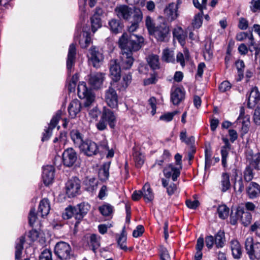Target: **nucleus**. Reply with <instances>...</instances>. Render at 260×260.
Here are the masks:
<instances>
[{
	"label": "nucleus",
	"mask_w": 260,
	"mask_h": 260,
	"mask_svg": "<svg viewBox=\"0 0 260 260\" xmlns=\"http://www.w3.org/2000/svg\"><path fill=\"white\" fill-rule=\"evenodd\" d=\"M259 101L255 99L253 96H251L248 94L247 98V106L249 108H253L256 104H257Z\"/></svg>",
	"instance_id": "nucleus-62"
},
{
	"label": "nucleus",
	"mask_w": 260,
	"mask_h": 260,
	"mask_svg": "<svg viewBox=\"0 0 260 260\" xmlns=\"http://www.w3.org/2000/svg\"><path fill=\"white\" fill-rule=\"evenodd\" d=\"M215 244L217 248H222L224 246L225 242L224 232L219 231L215 235Z\"/></svg>",
	"instance_id": "nucleus-37"
},
{
	"label": "nucleus",
	"mask_w": 260,
	"mask_h": 260,
	"mask_svg": "<svg viewBox=\"0 0 260 260\" xmlns=\"http://www.w3.org/2000/svg\"><path fill=\"white\" fill-rule=\"evenodd\" d=\"M231 186L229 174L226 173H223L220 178L219 188L221 191L225 192L230 188Z\"/></svg>",
	"instance_id": "nucleus-31"
},
{
	"label": "nucleus",
	"mask_w": 260,
	"mask_h": 260,
	"mask_svg": "<svg viewBox=\"0 0 260 260\" xmlns=\"http://www.w3.org/2000/svg\"><path fill=\"white\" fill-rule=\"evenodd\" d=\"M134 159L138 167H140L144 163V156L139 152H135L134 154Z\"/></svg>",
	"instance_id": "nucleus-53"
},
{
	"label": "nucleus",
	"mask_w": 260,
	"mask_h": 260,
	"mask_svg": "<svg viewBox=\"0 0 260 260\" xmlns=\"http://www.w3.org/2000/svg\"><path fill=\"white\" fill-rule=\"evenodd\" d=\"M234 188L239 193H241L244 190V184L242 178L236 180L234 184Z\"/></svg>",
	"instance_id": "nucleus-54"
},
{
	"label": "nucleus",
	"mask_w": 260,
	"mask_h": 260,
	"mask_svg": "<svg viewBox=\"0 0 260 260\" xmlns=\"http://www.w3.org/2000/svg\"><path fill=\"white\" fill-rule=\"evenodd\" d=\"M39 260H52L51 252L48 249L44 250L41 253L39 257Z\"/></svg>",
	"instance_id": "nucleus-59"
},
{
	"label": "nucleus",
	"mask_w": 260,
	"mask_h": 260,
	"mask_svg": "<svg viewBox=\"0 0 260 260\" xmlns=\"http://www.w3.org/2000/svg\"><path fill=\"white\" fill-rule=\"evenodd\" d=\"M66 193L69 198H72L78 194L80 189V181L77 177L69 179L66 185Z\"/></svg>",
	"instance_id": "nucleus-10"
},
{
	"label": "nucleus",
	"mask_w": 260,
	"mask_h": 260,
	"mask_svg": "<svg viewBox=\"0 0 260 260\" xmlns=\"http://www.w3.org/2000/svg\"><path fill=\"white\" fill-rule=\"evenodd\" d=\"M81 109V104L78 99L72 100L68 106V112L69 116L72 118H74L80 112Z\"/></svg>",
	"instance_id": "nucleus-26"
},
{
	"label": "nucleus",
	"mask_w": 260,
	"mask_h": 260,
	"mask_svg": "<svg viewBox=\"0 0 260 260\" xmlns=\"http://www.w3.org/2000/svg\"><path fill=\"white\" fill-rule=\"evenodd\" d=\"M177 111H174L173 112L166 113L162 115L160 117L159 119L166 122H169L172 120L173 117L177 114Z\"/></svg>",
	"instance_id": "nucleus-55"
},
{
	"label": "nucleus",
	"mask_w": 260,
	"mask_h": 260,
	"mask_svg": "<svg viewBox=\"0 0 260 260\" xmlns=\"http://www.w3.org/2000/svg\"><path fill=\"white\" fill-rule=\"evenodd\" d=\"M231 88V83L228 81H223L219 86V89L221 92H224L229 90Z\"/></svg>",
	"instance_id": "nucleus-60"
},
{
	"label": "nucleus",
	"mask_w": 260,
	"mask_h": 260,
	"mask_svg": "<svg viewBox=\"0 0 260 260\" xmlns=\"http://www.w3.org/2000/svg\"><path fill=\"white\" fill-rule=\"evenodd\" d=\"M232 255L235 259L241 258L242 254L241 246L239 242L236 239H233L230 242Z\"/></svg>",
	"instance_id": "nucleus-28"
},
{
	"label": "nucleus",
	"mask_w": 260,
	"mask_h": 260,
	"mask_svg": "<svg viewBox=\"0 0 260 260\" xmlns=\"http://www.w3.org/2000/svg\"><path fill=\"white\" fill-rule=\"evenodd\" d=\"M212 154L208 150H205V169L209 168L212 165Z\"/></svg>",
	"instance_id": "nucleus-57"
},
{
	"label": "nucleus",
	"mask_w": 260,
	"mask_h": 260,
	"mask_svg": "<svg viewBox=\"0 0 260 260\" xmlns=\"http://www.w3.org/2000/svg\"><path fill=\"white\" fill-rule=\"evenodd\" d=\"M144 38L138 35L123 33L120 37L118 44L121 50V55L118 63L122 70H129L133 64L134 59L133 53L139 50L142 47Z\"/></svg>",
	"instance_id": "nucleus-1"
},
{
	"label": "nucleus",
	"mask_w": 260,
	"mask_h": 260,
	"mask_svg": "<svg viewBox=\"0 0 260 260\" xmlns=\"http://www.w3.org/2000/svg\"><path fill=\"white\" fill-rule=\"evenodd\" d=\"M247 159L249 161V166H247L244 172V180L246 182L250 181L253 178V174L251 167L256 170H260V153H257L254 155L247 154Z\"/></svg>",
	"instance_id": "nucleus-4"
},
{
	"label": "nucleus",
	"mask_w": 260,
	"mask_h": 260,
	"mask_svg": "<svg viewBox=\"0 0 260 260\" xmlns=\"http://www.w3.org/2000/svg\"><path fill=\"white\" fill-rule=\"evenodd\" d=\"M203 11H201L195 15L192 22V25L194 28H199L203 23Z\"/></svg>",
	"instance_id": "nucleus-42"
},
{
	"label": "nucleus",
	"mask_w": 260,
	"mask_h": 260,
	"mask_svg": "<svg viewBox=\"0 0 260 260\" xmlns=\"http://www.w3.org/2000/svg\"><path fill=\"white\" fill-rule=\"evenodd\" d=\"M90 243L92 246V250L95 252V250L100 246V239L97 235L92 234L90 237Z\"/></svg>",
	"instance_id": "nucleus-45"
},
{
	"label": "nucleus",
	"mask_w": 260,
	"mask_h": 260,
	"mask_svg": "<svg viewBox=\"0 0 260 260\" xmlns=\"http://www.w3.org/2000/svg\"><path fill=\"white\" fill-rule=\"evenodd\" d=\"M75 207H69L66 208L65 212L63 213L64 219H69L74 216L76 219V212L75 211Z\"/></svg>",
	"instance_id": "nucleus-49"
},
{
	"label": "nucleus",
	"mask_w": 260,
	"mask_h": 260,
	"mask_svg": "<svg viewBox=\"0 0 260 260\" xmlns=\"http://www.w3.org/2000/svg\"><path fill=\"white\" fill-rule=\"evenodd\" d=\"M235 214L244 226H246L251 222L252 215L251 213L248 211H245L243 208L238 207Z\"/></svg>",
	"instance_id": "nucleus-17"
},
{
	"label": "nucleus",
	"mask_w": 260,
	"mask_h": 260,
	"mask_svg": "<svg viewBox=\"0 0 260 260\" xmlns=\"http://www.w3.org/2000/svg\"><path fill=\"white\" fill-rule=\"evenodd\" d=\"M70 135L75 145L80 148L84 142L81 134L77 130L73 129L70 133Z\"/></svg>",
	"instance_id": "nucleus-35"
},
{
	"label": "nucleus",
	"mask_w": 260,
	"mask_h": 260,
	"mask_svg": "<svg viewBox=\"0 0 260 260\" xmlns=\"http://www.w3.org/2000/svg\"><path fill=\"white\" fill-rule=\"evenodd\" d=\"M173 35L180 43L184 42L186 35L181 27L178 26L175 28L173 31Z\"/></svg>",
	"instance_id": "nucleus-39"
},
{
	"label": "nucleus",
	"mask_w": 260,
	"mask_h": 260,
	"mask_svg": "<svg viewBox=\"0 0 260 260\" xmlns=\"http://www.w3.org/2000/svg\"><path fill=\"white\" fill-rule=\"evenodd\" d=\"M159 255L160 260H171L170 255L167 249L164 246L160 247Z\"/></svg>",
	"instance_id": "nucleus-48"
},
{
	"label": "nucleus",
	"mask_w": 260,
	"mask_h": 260,
	"mask_svg": "<svg viewBox=\"0 0 260 260\" xmlns=\"http://www.w3.org/2000/svg\"><path fill=\"white\" fill-rule=\"evenodd\" d=\"M110 164V162L104 163L99 170V177L102 181H106L109 178Z\"/></svg>",
	"instance_id": "nucleus-32"
},
{
	"label": "nucleus",
	"mask_w": 260,
	"mask_h": 260,
	"mask_svg": "<svg viewBox=\"0 0 260 260\" xmlns=\"http://www.w3.org/2000/svg\"><path fill=\"white\" fill-rule=\"evenodd\" d=\"M117 121L115 113L110 109L104 107L102 112L101 117L99 121L96 124V127L99 131L106 129L107 124L111 128H114Z\"/></svg>",
	"instance_id": "nucleus-2"
},
{
	"label": "nucleus",
	"mask_w": 260,
	"mask_h": 260,
	"mask_svg": "<svg viewBox=\"0 0 260 260\" xmlns=\"http://www.w3.org/2000/svg\"><path fill=\"white\" fill-rule=\"evenodd\" d=\"M217 213L219 218L225 219L229 216V208L225 205H220L217 208Z\"/></svg>",
	"instance_id": "nucleus-44"
},
{
	"label": "nucleus",
	"mask_w": 260,
	"mask_h": 260,
	"mask_svg": "<svg viewBox=\"0 0 260 260\" xmlns=\"http://www.w3.org/2000/svg\"><path fill=\"white\" fill-rule=\"evenodd\" d=\"M162 60L167 62H173L175 60L174 52L167 48L163 50L162 55Z\"/></svg>",
	"instance_id": "nucleus-41"
},
{
	"label": "nucleus",
	"mask_w": 260,
	"mask_h": 260,
	"mask_svg": "<svg viewBox=\"0 0 260 260\" xmlns=\"http://www.w3.org/2000/svg\"><path fill=\"white\" fill-rule=\"evenodd\" d=\"M142 191L143 192L142 196L146 202H149L153 199V193L149 184L146 183L144 185Z\"/></svg>",
	"instance_id": "nucleus-36"
},
{
	"label": "nucleus",
	"mask_w": 260,
	"mask_h": 260,
	"mask_svg": "<svg viewBox=\"0 0 260 260\" xmlns=\"http://www.w3.org/2000/svg\"><path fill=\"white\" fill-rule=\"evenodd\" d=\"M248 26V21L244 18H240L238 24L239 28L241 30H245L247 28Z\"/></svg>",
	"instance_id": "nucleus-64"
},
{
	"label": "nucleus",
	"mask_w": 260,
	"mask_h": 260,
	"mask_svg": "<svg viewBox=\"0 0 260 260\" xmlns=\"http://www.w3.org/2000/svg\"><path fill=\"white\" fill-rule=\"evenodd\" d=\"M147 62L150 68L156 70L159 68V57L155 54H151L147 58Z\"/></svg>",
	"instance_id": "nucleus-38"
},
{
	"label": "nucleus",
	"mask_w": 260,
	"mask_h": 260,
	"mask_svg": "<svg viewBox=\"0 0 260 260\" xmlns=\"http://www.w3.org/2000/svg\"><path fill=\"white\" fill-rule=\"evenodd\" d=\"M50 210V206L49 200L47 199L44 198L40 202L37 214H40L41 217H43L48 214Z\"/></svg>",
	"instance_id": "nucleus-29"
},
{
	"label": "nucleus",
	"mask_w": 260,
	"mask_h": 260,
	"mask_svg": "<svg viewBox=\"0 0 260 260\" xmlns=\"http://www.w3.org/2000/svg\"><path fill=\"white\" fill-rule=\"evenodd\" d=\"M246 192L250 199H254L260 194V185L257 183L252 182L246 188Z\"/></svg>",
	"instance_id": "nucleus-27"
},
{
	"label": "nucleus",
	"mask_w": 260,
	"mask_h": 260,
	"mask_svg": "<svg viewBox=\"0 0 260 260\" xmlns=\"http://www.w3.org/2000/svg\"><path fill=\"white\" fill-rule=\"evenodd\" d=\"M76 54L75 45L72 43L69 48L68 58L67 60V68L69 72H71L72 67L74 66Z\"/></svg>",
	"instance_id": "nucleus-25"
},
{
	"label": "nucleus",
	"mask_w": 260,
	"mask_h": 260,
	"mask_svg": "<svg viewBox=\"0 0 260 260\" xmlns=\"http://www.w3.org/2000/svg\"><path fill=\"white\" fill-rule=\"evenodd\" d=\"M71 247L65 242H58L54 248V252L57 256L61 260H67L70 258Z\"/></svg>",
	"instance_id": "nucleus-8"
},
{
	"label": "nucleus",
	"mask_w": 260,
	"mask_h": 260,
	"mask_svg": "<svg viewBox=\"0 0 260 260\" xmlns=\"http://www.w3.org/2000/svg\"><path fill=\"white\" fill-rule=\"evenodd\" d=\"M37 218V215L35 212V209L34 208H31L28 215L29 223L31 226H33Z\"/></svg>",
	"instance_id": "nucleus-56"
},
{
	"label": "nucleus",
	"mask_w": 260,
	"mask_h": 260,
	"mask_svg": "<svg viewBox=\"0 0 260 260\" xmlns=\"http://www.w3.org/2000/svg\"><path fill=\"white\" fill-rule=\"evenodd\" d=\"M185 98V91L180 87L175 88L172 90L171 100L175 105L179 104Z\"/></svg>",
	"instance_id": "nucleus-24"
},
{
	"label": "nucleus",
	"mask_w": 260,
	"mask_h": 260,
	"mask_svg": "<svg viewBox=\"0 0 260 260\" xmlns=\"http://www.w3.org/2000/svg\"><path fill=\"white\" fill-rule=\"evenodd\" d=\"M61 111H58L56 115L52 117L48 127L45 129V133H44L42 138V141H47L50 138L52 135V131L57 124L58 120L61 117Z\"/></svg>",
	"instance_id": "nucleus-16"
},
{
	"label": "nucleus",
	"mask_w": 260,
	"mask_h": 260,
	"mask_svg": "<svg viewBox=\"0 0 260 260\" xmlns=\"http://www.w3.org/2000/svg\"><path fill=\"white\" fill-rule=\"evenodd\" d=\"M79 148L82 152L88 156L95 155L99 151L97 144L89 140L84 141Z\"/></svg>",
	"instance_id": "nucleus-13"
},
{
	"label": "nucleus",
	"mask_w": 260,
	"mask_h": 260,
	"mask_svg": "<svg viewBox=\"0 0 260 260\" xmlns=\"http://www.w3.org/2000/svg\"><path fill=\"white\" fill-rule=\"evenodd\" d=\"M206 246L209 248H212L213 244L215 243L214 237L212 236H208L205 238Z\"/></svg>",
	"instance_id": "nucleus-63"
},
{
	"label": "nucleus",
	"mask_w": 260,
	"mask_h": 260,
	"mask_svg": "<svg viewBox=\"0 0 260 260\" xmlns=\"http://www.w3.org/2000/svg\"><path fill=\"white\" fill-rule=\"evenodd\" d=\"M88 57L89 63L95 68L100 67L104 60L103 53L95 46H92L89 49Z\"/></svg>",
	"instance_id": "nucleus-9"
},
{
	"label": "nucleus",
	"mask_w": 260,
	"mask_h": 260,
	"mask_svg": "<svg viewBox=\"0 0 260 260\" xmlns=\"http://www.w3.org/2000/svg\"><path fill=\"white\" fill-rule=\"evenodd\" d=\"M231 150V147L226 148L225 147H222L221 149V162L223 166L225 167L227 163V158L229 155V152Z\"/></svg>",
	"instance_id": "nucleus-47"
},
{
	"label": "nucleus",
	"mask_w": 260,
	"mask_h": 260,
	"mask_svg": "<svg viewBox=\"0 0 260 260\" xmlns=\"http://www.w3.org/2000/svg\"><path fill=\"white\" fill-rule=\"evenodd\" d=\"M158 19L162 21H159V23L157 24L156 27L151 35L154 36L158 41H164L169 34V26L162 17L159 16Z\"/></svg>",
	"instance_id": "nucleus-7"
},
{
	"label": "nucleus",
	"mask_w": 260,
	"mask_h": 260,
	"mask_svg": "<svg viewBox=\"0 0 260 260\" xmlns=\"http://www.w3.org/2000/svg\"><path fill=\"white\" fill-rule=\"evenodd\" d=\"M25 237L21 236L16 242L15 246V259L19 260L21 258L22 251L23 249V244L25 243Z\"/></svg>",
	"instance_id": "nucleus-34"
},
{
	"label": "nucleus",
	"mask_w": 260,
	"mask_h": 260,
	"mask_svg": "<svg viewBox=\"0 0 260 260\" xmlns=\"http://www.w3.org/2000/svg\"><path fill=\"white\" fill-rule=\"evenodd\" d=\"M124 228H123L122 233L117 239V244L119 247L124 250H127L126 245V237L124 234Z\"/></svg>",
	"instance_id": "nucleus-46"
},
{
	"label": "nucleus",
	"mask_w": 260,
	"mask_h": 260,
	"mask_svg": "<svg viewBox=\"0 0 260 260\" xmlns=\"http://www.w3.org/2000/svg\"><path fill=\"white\" fill-rule=\"evenodd\" d=\"M178 7L175 3H172L169 4L164 10L165 18L170 22L175 20L178 16Z\"/></svg>",
	"instance_id": "nucleus-20"
},
{
	"label": "nucleus",
	"mask_w": 260,
	"mask_h": 260,
	"mask_svg": "<svg viewBox=\"0 0 260 260\" xmlns=\"http://www.w3.org/2000/svg\"><path fill=\"white\" fill-rule=\"evenodd\" d=\"M86 110L88 111L89 116L92 119H97L101 113V111L97 106H93L90 109L88 108Z\"/></svg>",
	"instance_id": "nucleus-51"
},
{
	"label": "nucleus",
	"mask_w": 260,
	"mask_h": 260,
	"mask_svg": "<svg viewBox=\"0 0 260 260\" xmlns=\"http://www.w3.org/2000/svg\"><path fill=\"white\" fill-rule=\"evenodd\" d=\"M105 100L107 104L111 108L118 107V95L116 90L110 87L105 91Z\"/></svg>",
	"instance_id": "nucleus-15"
},
{
	"label": "nucleus",
	"mask_w": 260,
	"mask_h": 260,
	"mask_svg": "<svg viewBox=\"0 0 260 260\" xmlns=\"http://www.w3.org/2000/svg\"><path fill=\"white\" fill-rule=\"evenodd\" d=\"M165 176L168 178L172 177V180L175 181L180 174V169L170 164L163 170Z\"/></svg>",
	"instance_id": "nucleus-23"
},
{
	"label": "nucleus",
	"mask_w": 260,
	"mask_h": 260,
	"mask_svg": "<svg viewBox=\"0 0 260 260\" xmlns=\"http://www.w3.org/2000/svg\"><path fill=\"white\" fill-rule=\"evenodd\" d=\"M112 207L110 205H104L99 207L101 213L105 216H109L112 212Z\"/></svg>",
	"instance_id": "nucleus-52"
},
{
	"label": "nucleus",
	"mask_w": 260,
	"mask_h": 260,
	"mask_svg": "<svg viewBox=\"0 0 260 260\" xmlns=\"http://www.w3.org/2000/svg\"><path fill=\"white\" fill-rule=\"evenodd\" d=\"M159 22L155 21L152 18L148 16L146 17L145 25L148 29L150 35H151L156 27L157 24H159Z\"/></svg>",
	"instance_id": "nucleus-40"
},
{
	"label": "nucleus",
	"mask_w": 260,
	"mask_h": 260,
	"mask_svg": "<svg viewBox=\"0 0 260 260\" xmlns=\"http://www.w3.org/2000/svg\"><path fill=\"white\" fill-rule=\"evenodd\" d=\"M144 232V226L142 225H139L136 229L133 231V236L137 238L141 236Z\"/></svg>",
	"instance_id": "nucleus-61"
},
{
	"label": "nucleus",
	"mask_w": 260,
	"mask_h": 260,
	"mask_svg": "<svg viewBox=\"0 0 260 260\" xmlns=\"http://www.w3.org/2000/svg\"><path fill=\"white\" fill-rule=\"evenodd\" d=\"M137 10L141 11L138 8H131L125 5H120L116 7L114 12L118 18L129 21Z\"/></svg>",
	"instance_id": "nucleus-6"
},
{
	"label": "nucleus",
	"mask_w": 260,
	"mask_h": 260,
	"mask_svg": "<svg viewBox=\"0 0 260 260\" xmlns=\"http://www.w3.org/2000/svg\"><path fill=\"white\" fill-rule=\"evenodd\" d=\"M54 168L52 166H46L43 168L42 179L46 185L51 183L54 178Z\"/></svg>",
	"instance_id": "nucleus-22"
},
{
	"label": "nucleus",
	"mask_w": 260,
	"mask_h": 260,
	"mask_svg": "<svg viewBox=\"0 0 260 260\" xmlns=\"http://www.w3.org/2000/svg\"><path fill=\"white\" fill-rule=\"evenodd\" d=\"M111 31L114 34H118L120 32L123 28V24L120 20L116 19H112L108 23Z\"/></svg>",
	"instance_id": "nucleus-33"
},
{
	"label": "nucleus",
	"mask_w": 260,
	"mask_h": 260,
	"mask_svg": "<svg viewBox=\"0 0 260 260\" xmlns=\"http://www.w3.org/2000/svg\"><path fill=\"white\" fill-rule=\"evenodd\" d=\"M87 185V190L90 191H93L97 188L98 182L94 178H91L88 180L86 183Z\"/></svg>",
	"instance_id": "nucleus-50"
},
{
	"label": "nucleus",
	"mask_w": 260,
	"mask_h": 260,
	"mask_svg": "<svg viewBox=\"0 0 260 260\" xmlns=\"http://www.w3.org/2000/svg\"><path fill=\"white\" fill-rule=\"evenodd\" d=\"M244 246L250 260L260 259V242L254 243L253 237L249 236L245 240Z\"/></svg>",
	"instance_id": "nucleus-5"
},
{
	"label": "nucleus",
	"mask_w": 260,
	"mask_h": 260,
	"mask_svg": "<svg viewBox=\"0 0 260 260\" xmlns=\"http://www.w3.org/2000/svg\"><path fill=\"white\" fill-rule=\"evenodd\" d=\"M207 0H202L201 4L199 0H193V4L194 6L198 9L200 11H203L204 9L206 8Z\"/></svg>",
	"instance_id": "nucleus-58"
},
{
	"label": "nucleus",
	"mask_w": 260,
	"mask_h": 260,
	"mask_svg": "<svg viewBox=\"0 0 260 260\" xmlns=\"http://www.w3.org/2000/svg\"><path fill=\"white\" fill-rule=\"evenodd\" d=\"M132 80V76L131 73L123 75L122 80L117 84V89L120 91L124 90L131 84Z\"/></svg>",
	"instance_id": "nucleus-30"
},
{
	"label": "nucleus",
	"mask_w": 260,
	"mask_h": 260,
	"mask_svg": "<svg viewBox=\"0 0 260 260\" xmlns=\"http://www.w3.org/2000/svg\"><path fill=\"white\" fill-rule=\"evenodd\" d=\"M91 28L93 32H95L98 28L102 26L100 17L96 15H93L91 17Z\"/></svg>",
	"instance_id": "nucleus-43"
},
{
	"label": "nucleus",
	"mask_w": 260,
	"mask_h": 260,
	"mask_svg": "<svg viewBox=\"0 0 260 260\" xmlns=\"http://www.w3.org/2000/svg\"><path fill=\"white\" fill-rule=\"evenodd\" d=\"M90 208V205L87 203H82L75 207L76 212V220L75 227L77 228L84 217L87 214Z\"/></svg>",
	"instance_id": "nucleus-11"
},
{
	"label": "nucleus",
	"mask_w": 260,
	"mask_h": 260,
	"mask_svg": "<svg viewBox=\"0 0 260 260\" xmlns=\"http://www.w3.org/2000/svg\"><path fill=\"white\" fill-rule=\"evenodd\" d=\"M78 95L80 99H85L83 108L87 110L94 106L95 102V94L88 89L85 83L79 84L78 86Z\"/></svg>",
	"instance_id": "nucleus-3"
},
{
	"label": "nucleus",
	"mask_w": 260,
	"mask_h": 260,
	"mask_svg": "<svg viewBox=\"0 0 260 260\" xmlns=\"http://www.w3.org/2000/svg\"><path fill=\"white\" fill-rule=\"evenodd\" d=\"M121 70L122 69L118 63V59L110 60L109 62L110 76L114 82H117L119 80L121 77Z\"/></svg>",
	"instance_id": "nucleus-14"
},
{
	"label": "nucleus",
	"mask_w": 260,
	"mask_h": 260,
	"mask_svg": "<svg viewBox=\"0 0 260 260\" xmlns=\"http://www.w3.org/2000/svg\"><path fill=\"white\" fill-rule=\"evenodd\" d=\"M105 79V74L101 72L91 74L89 78V83L94 89L100 88Z\"/></svg>",
	"instance_id": "nucleus-18"
},
{
	"label": "nucleus",
	"mask_w": 260,
	"mask_h": 260,
	"mask_svg": "<svg viewBox=\"0 0 260 260\" xmlns=\"http://www.w3.org/2000/svg\"><path fill=\"white\" fill-rule=\"evenodd\" d=\"M62 157L63 165L68 167L73 166L77 159V153L72 148L66 149L62 154Z\"/></svg>",
	"instance_id": "nucleus-12"
},
{
	"label": "nucleus",
	"mask_w": 260,
	"mask_h": 260,
	"mask_svg": "<svg viewBox=\"0 0 260 260\" xmlns=\"http://www.w3.org/2000/svg\"><path fill=\"white\" fill-rule=\"evenodd\" d=\"M74 39L76 41L78 42L81 47L83 48L87 47L91 43V38L89 34L85 31L76 32Z\"/></svg>",
	"instance_id": "nucleus-21"
},
{
	"label": "nucleus",
	"mask_w": 260,
	"mask_h": 260,
	"mask_svg": "<svg viewBox=\"0 0 260 260\" xmlns=\"http://www.w3.org/2000/svg\"><path fill=\"white\" fill-rule=\"evenodd\" d=\"M143 18V14L142 11L138 10L135 12V15L132 16V19L129 20L131 23L130 26L128 27V31L129 33H127L128 35H134L132 34L135 32L139 27V24L142 21ZM134 35H135L134 34Z\"/></svg>",
	"instance_id": "nucleus-19"
}]
</instances>
